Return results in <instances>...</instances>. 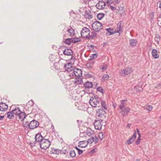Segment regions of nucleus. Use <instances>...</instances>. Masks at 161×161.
I'll return each mask as SVG.
<instances>
[{
    "label": "nucleus",
    "instance_id": "obj_1",
    "mask_svg": "<svg viewBox=\"0 0 161 161\" xmlns=\"http://www.w3.org/2000/svg\"><path fill=\"white\" fill-rule=\"evenodd\" d=\"M101 100L97 96H92L89 101V103L93 107H98L100 105Z\"/></svg>",
    "mask_w": 161,
    "mask_h": 161
},
{
    "label": "nucleus",
    "instance_id": "obj_2",
    "mask_svg": "<svg viewBox=\"0 0 161 161\" xmlns=\"http://www.w3.org/2000/svg\"><path fill=\"white\" fill-rule=\"evenodd\" d=\"M73 72L71 74L69 75L70 76V78H73L74 76H75L77 77H80L82 76V71L81 69L78 68H75L73 70Z\"/></svg>",
    "mask_w": 161,
    "mask_h": 161
},
{
    "label": "nucleus",
    "instance_id": "obj_3",
    "mask_svg": "<svg viewBox=\"0 0 161 161\" xmlns=\"http://www.w3.org/2000/svg\"><path fill=\"white\" fill-rule=\"evenodd\" d=\"M40 144L41 148L46 150L49 147L51 144V142L48 139L44 138L41 141Z\"/></svg>",
    "mask_w": 161,
    "mask_h": 161
},
{
    "label": "nucleus",
    "instance_id": "obj_4",
    "mask_svg": "<svg viewBox=\"0 0 161 161\" xmlns=\"http://www.w3.org/2000/svg\"><path fill=\"white\" fill-rule=\"evenodd\" d=\"M133 71V69L131 67H127L124 69L121 70L119 73L120 75L125 76L131 74Z\"/></svg>",
    "mask_w": 161,
    "mask_h": 161
},
{
    "label": "nucleus",
    "instance_id": "obj_5",
    "mask_svg": "<svg viewBox=\"0 0 161 161\" xmlns=\"http://www.w3.org/2000/svg\"><path fill=\"white\" fill-rule=\"evenodd\" d=\"M106 112L103 108L98 109L97 111L96 116L98 119H105L106 116L105 114Z\"/></svg>",
    "mask_w": 161,
    "mask_h": 161
},
{
    "label": "nucleus",
    "instance_id": "obj_6",
    "mask_svg": "<svg viewBox=\"0 0 161 161\" xmlns=\"http://www.w3.org/2000/svg\"><path fill=\"white\" fill-rule=\"evenodd\" d=\"M90 33V31L89 28L84 27L82 28L81 31V36L83 38H86L88 39Z\"/></svg>",
    "mask_w": 161,
    "mask_h": 161
},
{
    "label": "nucleus",
    "instance_id": "obj_7",
    "mask_svg": "<svg viewBox=\"0 0 161 161\" xmlns=\"http://www.w3.org/2000/svg\"><path fill=\"white\" fill-rule=\"evenodd\" d=\"M92 28L95 31H99L102 29V24L98 21H95L92 24Z\"/></svg>",
    "mask_w": 161,
    "mask_h": 161
},
{
    "label": "nucleus",
    "instance_id": "obj_8",
    "mask_svg": "<svg viewBox=\"0 0 161 161\" xmlns=\"http://www.w3.org/2000/svg\"><path fill=\"white\" fill-rule=\"evenodd\" d=\"M103 119L95 120L94 123L95 128L97 130H100L101 129L103 125L102 122Z\"/></svg>",
    "mask_w": 161,
    "mask_h": 161
},
{
    "label": "nucleus",
    "instance_id": "obj_9",
    "mask_svg": "<svg viewBox=\"0 0 161 161\" xmlns=\"http://www.w3.org/2000/svg\"><path fill=\"white\" fill-rule=\"evenodd\" d=\"M39 124V123L37 121L33 120L28 124L27 125L28 126L29 129H33L37 127Z\"/></svg>",
    "mask_w": 161,
    "mask_h": 161
},
{
    "label": "nucleus",
    "instance_id": "obj_10",
    "mask_svg": "<svg viewBox=\"0 0 161 161\" xmlns=\"http://www.w3.org/2000/svg\"><path fill=\"white\" fill-rule=\"evenodd\" d=\"M64 66L65 70L68 72H72L74 69L71 63H67L66 64H64Z\"/></svg>",
    "mask_w": 161,
    "mask_h": 161
},
{
    "label": "nucleus",
    "instance_id": "obj_11",
    "mask_svg": "<svg viewBox=\"0 0 161 161\" xmlns=\"http://www.w3.org/2000/svg\"><path fill=\"white\" fill-rule=\"evenodd\" d=\"M130 110V108L127 107L125 108L121 109L120 113L122 115L123 117H125L127 115L128 113Z\"/></svg>",
    "mask_w": 161,
    "mask_h": 161
},
{
    "label": "nucleus",
    "instance_id": "obj_12",
    "mask_svg": "<svg viewBox=\"0 0 161 161\" xmlns=\"http://www.w3.org/2000/svg\"><path fill=\"white\" fill-rule=\"evenodd\" d=\"M136 134L135 131L134 133L130 139H128L125 142V143L127 145H130L134 141L136 137Z\"/></svg>",
    "mask_w": 161,
    "mask_h": 161
},
{
    "label": "nucleus",
    "instance_id": "obj_13",
    "mask_svg": "<svg viewBox=\"0 0 161 161\" xmlns=\"http://www.w3.org/2000/svg\"><path fill=\"white\" fill-rule=\"evenodd\" d=\"M105 5V3L103 1H101L98 2V3L96 5V6L97 9H102L104 8Z\"/></svg>",
    "mask_w": 161,
    "mask_h": 161
},
{
    "label": "nucleus",
    "instance_id": "obj_14",
    "mask_svg": "<svg viewBox=\"0 0 161 161\" xmlns=\"http://www.w3.org/2000/svg\"><path fill=\"white\" fill-rule=\"evenodd\" d=\"M8 108V105L5 103L3 102H1L0 103V111H5L7 110Z\"/></svg>",
    "mask_w": 161,
    "mask_h": 161
},
{
    "label": "nucleus",
    "instance_id": "obj_15",
    "mask_svg": "<svg viewBox=\"0 0 161 161\" xmlns=\"http://www.w3.org/2000/svg\"><path fill=\"white\" fill-rule=\"evenodd\" d=\"M35 138L36 141L38 142H40V144L41 143V141H42V140L44 139L40 133H38L36 135Z\"/></svg>",
    "mask_w": 161,
    "mask_h": 161
},
{
    "label": "nucleus",
    "instance_id": "obj_16",
    "mask_svg": "<svg viewBox=\"0 0 161 161\" xmlns=\"http://www.w3.org/2000/svg\"><path fill=\"white\" fill-rule=\"evenodd\" d=\"M88 144V142L86 141H83L79 142L78 147L80 148H85Z\"/></svg>",
    "mask_w": 161,
    "mask_h": 161
},
{
    "label": "nucleus",
    "instance_id": "obj_17",
    "mask_svg": "<svg viewBox=\"0 0 161 161\" xmlns=\"http://www.w3.org/2000/svg\"><path fill=\"white\" fill-rule=\"evenodd\" d=\"M63 53L67 56L72 55L73 54L72 50L69 48H66L63 51Z\"/></svg>",
    "mask_w": 161,
    "mask_h": 161
},
{
    "label": "nucleus",
    "instance_id": "obj_18",
    "mask_svg": "<svg viewBox=\"0 0 161 161\" xmlns=\"http://www.w3.org/2000/svg\"><path fill=\"white\" fill-rule=\"evenodd\" d=\"M17 116H18L19 119L22 121L25 118L27 115L25 112H22L21 111L20 114H19Z\"/></svg>",
    "mask_w": 161,
    "mask_h": 161
},
{
    "label": "nucleus",
    "instance_id": "obj_19",
    "mask_svg": "<svg viewBox=\"0 0 161 161\" xmlns=\"http://www.w3.org/2000/svg\"><path fill=\"white\" fill-rule=\"evenodd\" d=\"M84 86L86 88H90L92 87L93 84L92 82L87 81L84 83Z\"/></svg>",
    "mask_w": 161,
    "mask_h": 161
},
{
    "label": "nucleus",
    "instance_id": "obj_20",
    "mask_svg": "<svg viewBox=\"0 0 161 161\" xmlns=\"http://www.w3.org/2000/svg\"><path fill=\"white\" fill-rule=\"evenodd\" d=\"M152 54L153 57L155 58H157L159 57V55L157 53V51L155 49H153L152 50Z\"/></svg>",
    "mask_w": 161,
    "mask_h": 161
},
{
    "label": "nucleus",
    "instance_id": "obj_21",
    "mask_svg": "<svg viewBox=\"0 0 161 161\" xmlns=\"http://www.w3.org/2000/svg\"><path fill=\"white\" fill-rule=\"evenodd\" d=\"M76 80L74 81V83L76 85H80L83 83L82 79L80 77L75 78Z\"/></svg>",
    "mask_w": 161,
    "mask_h": 161
},
{
    "label": "nucleus",
    "instance_id": "obj_22",
    "mask_svg": "<svg viewBox=\"0 0 161 161\" xmlns=\"http://www.w3.org/2000/svg\"><path fill=\"white\" fill-rule=\"evenodd\" d=\"M106 30L107 31L108 33L107 34H109V35H113L116 33V31H113L114 30L113 28H108L106 29Z\"/></svg>",
    "mask_w": 161,
    "mask_h": 161
},
{
    "label": "nucleus",
    "instance_id": "obj_23",
    "mask_svg": "<svg viewBox=\"0 0 161 161\" xmlns=\"http://www.w3.org/2000/svg\"><path fill=\"white\" fill-rule=\"evenodd\" d=\"M126 100H122L120 101V104L119 105V108L120 109H122L123 108H125V102H126Z\"/></svg>",
    "mask_w": 161,
    "mask_h": 161
},
{
    "label": "nucleus",
    "instance_id": "obj_24",
    "mask_svg": "<svg viewBox=\"0 0 161 161\" xmlns=\"http://www.w3.org/2000/svg\"><path fill=\"white\" fill-rule=\"evenodd\" d=\"M12 111L14 114L16 116H17L21 111L19 108H15Z\"/></svg>",
    "mask_w": 161,
    "mask_h": 161
},
{
    "label": "nucleus",
    "instance_id": "obj_25",
    "mask_svg": "<svg viewBox=\"0 0 161 161\" xmlns=\"http://www.w3.org/2000/svg\"><path fill=\"white\" fill-rule=\"evenodd\" d=\"M137 41L135 39H130V45L132 47H134L136 45Z\"/></svg>",
    "mask_w": 161,
    "mask_h": 161
},
{
    "label": "nucleus",
    "instance_id": "obj_26",
    "mask_svg": "<svg viewBox=\"0 0 161 161\" xmlns=\"http://www.w3.org/2000/svg\"><path fill=\"white\" fill-rule=\"evenodd\" d=\"M84 16L86 18L89 19H92V18L90 12H86L85 13Z\"/></svg>",
    "mask_w": 161,
    "mask_h": 161
},
{
    "label": "nucleus",
    "instance_id": "obj_27",
    "mask_svg": "<svg viewBox=\"0 0 161 161\" xmlns=\"http://www.w3.org/2000/svg\"><path fill=\"white\" fill-rule=\"evenodd\" d=\"M121 21L119 22L117 24V31H116V33L119 32L120 31H122L121 25Z\"/></svg>",
    "mask_w": 161,
    "mask_h": 161
},
{
    "label": "nucleus",
    "instance_id": "obj_28",
    "mask_svg": "<svg viewBox=\"0 0 161 161\" xmlns=\"http://www.w3.org/2000/svg\"><path fill=\"white\" fill-rule=\"evenodd\" d=\"M68 32L70 34V36H73L75 35L74 30L71 27L69 29L67 30Z\"/></svg>",
    "mask_w": 161,
    "mask_h": 161
},
{
    "label": "nucleus",
    "instance_id": "obj_29",
    "mask_svg": "<svg viewBox=\"0 0 161 161\" xmlns=\"http://www.w3.org/2000/svg\"><path fill=\"white\" fill-rule=\"evenodd\" d=\"M49 154H50V155H49V156L52 158H55V157H57V156H55L54 154H59V152H50Z\"/></svg>",
    "mask_w": 161,
    "mask_h": 161
},
{
    "label": "nucleus",
    "instance_id": "obj_30",
    "mask_svg": "<svg viewBox=\"0 0 161 161\" xmlns=\"http://www.w3.org/2000/svg\"><path fill=\"white\" fill-rule=\"evenodd\" d=\"M97 36V34L95 32H92L90 33V35L88 39H93Z\"/></svg>",
    "mask_w": 161,
    "mask_h": 161
},
{
    "label": "nucleus",
    "instance_id": "obj_31",
    "mask_svg": "<svg viewBox=\"0 0 161 161\" xmlns=\"http://www.w3.org/2000/svg\"><path fill=\"white\" fill-rule=\"evenodd\" d=\"M14 114L12 111L10 112L7 113V117L9 119H12L14 117Z\"/></svg>",
    "mask_w": 161,
    "mask_h": 161
},
{
    "label": "nucleus",
    "instance_id": "obj_32",
    "mask_svg": "<svg viewBox=\"0 0 161 161\" xmlns=\"http://www.w3.org/2000/svg\"><path fill=\"white\" fill-rule=\"evenodd\" d=\"M72 42L76 43L80 41V39L78 38H71Z\"/></svg>",
    "mask_w": 161,
    "mask_h": 161
},
{
    "label": "nucleus",
    "instance_id": "obj_33",
    "mask_svg": "<svg viewBox=\"0 0 161 161\" xmlns=\"http://www.w3.org/2000/svg\"><path fill=\"white\" fill-rule=\"evenodd\" d=\"M108 66L107 64H104L99 66L100 69L102 70V72L106 70L108 68Z\"/></svg>",
    "mask_w": 161,
    "mask_h": 161
},
{
    "label": "nucleus",
    "instance_id": "obj_34",
    "mask_svg": "<svg viewBox=\"0 0 161 161\" xmlns=\"http://www.w3.org/2000/svg\"><path fill=\"white\" fill-rule=\"evenodd\" d=\"M144 108L149 111H150L152 110L153 107L151 106L146 105L144 107Z\"/></svg>",
    "mask_w": 161,
    "mask_h": 161
},
{
    "label": "nucleus",
    "instance_id": "obj_35",
    "mask_svg": "<svg viewBox=\"0 0 161 161\" xmlns=\"http://www.w3.org/2000/svg\"><path fill=\"white\" fill-rule=\"evenodd\" d=\"M104 16V14L102 13H99L97 15V17L98 20H101Z\"/></svg>",
    "mask_w": 161,
    "mask_h": 161
},
{
    "label": "nucleus",
    "instance_id": "obj_36",
    "mask_svg": "<svg viewBox=\"0 0 161 161\" xmlns=\"http://www.w3.org/2000/svg\"><path fill=\"white\" fill-rule=\"evenodd\" d=\"M109 77V76L108 75H104L103 76L102 78V80L103 81H105L107 80Z\"/></svg>",
    "mask_w": 161,
    "mask_h": 161
},
{
    "label": "nucleus",
    "instance_id": "obj_37",
    "mask_svg": "<svg viewBox=\"0 0 161 161\" xmlns=\"http://www.w3.org/2000/svg\"><path fill=\"white\" fill-rule=\"evenodd\" d=\"M93 132L91 129H87L86 131V134L89 136H90L92 134Z\"/></svg>",
    "mask_w": 161,
    "mask_h": 161
},
{
    "label": "nucleus",
    "instance_id": "obj_38",
    "mask_svg": "<svg viewBox=\"0 0 161 161\" xmlns=\"http://www.w3.org/2000/svg\"><path fill=\"white\" fill-rule=\"evenodd\" d=\"M64 42L65 43L68 44V45H70L72 42L71 38H67L64 41Z\"/></svg>",
    "mask_w": 161,
    "mask_h": 161
},
{
    "label": "nucleus",
    "instance_id": "obj_39",
    "mask_svg": "<svg viewBox=\"0 0 161 161\" xmlns=\"http://www.w3.org/2000/svg\"><path fill=\"white\" fill-rule=\"evenodd\" d=\"M101 104L102 107L104 108H103L104 109V110H106L107 109V108L106 107V105L105 102L101 100V101L100 102V104Z\"/></svg>",
    "mask_w": 161,
    "mask_h": 161
},
{
    "label": "nucleus",
    "instance_id": "obj_40",
    "mask_svg": "<svg viewBox=\"0 0 161 161\" xmlns=\"http://www.w3.org/2000/svg\"><path fill=\"white\" fill-rule=\"evenodd\" d=\"M92 139H93V143L96 144L97 143L98 141V138L96 136H94L92 137Z\"/></svg>",
    "mask_w": 161,
    "mask_h": 161
},
{
    "label": "nucleus",
    "instance_id": "obj_41",
    "mask_svg": "<svg viewBox=\"0 0 161 161\" xmlns=\"http://www.w3.org/2000/svg\"><path fill=\"white\" fill-rule=\"evenodd\" d=\"M98 136L101 141L103 139V138L104 137V136L103 133L102 132H101L99 133Z\"/></svg>",
    "mask_w": 161,
    "mask_h": 161
},
{
    "label": "nucleus",
    "instance_id": "obj_42",
    "mask_svg": "<svg viewBox=\"0 0 161 161\" xmlns=\"http://www.w3.org/2000/svg\"><path fill=\"white\" fill-rule=\"evenodd\" d=\"M97 55L96 54H92L90 56L91 58L89 60H92L93 59L97 57Z\"/></svg>",
    "mask_w": 161,
    "mask_h": 161
},
{
    "label": "nucleus",
    "instance_id": "obj_43",
    "mask_svg": "<svg viewBox=\"0 0 161 161\" xmlns=\"http://www.w3.org/2000/svg\"><path fill=\"white\" fill-rule=\"evenodd\" d=\"M69 153L70 156L72 158L74 157L76 155L75 152H69Z\"/></svg>",
    "mask_w": 161,
    "mask_h": 161
},
{
    "label": "nucleus",
    "instance_id": "obj_44",
    "mask_svg": "<svg viewBox=\"0 0 161 161\" xmlns=\"http://www.w3.org/2000/svg\"><path fill=\"white\" fill-rule=\"evenodd\" d=\"M141 137V136H138V137L136 140V141L135 142V143L136 144V145H138L140 142L141 139L140 138Z\"/></svg>",
    "mask_w": 161,
    "mask_h": 161
},
{
    "label": "nucleus",
    "instance_id": "obj_45",
    "mask_svg": "<svg viewBox=\"0 0 161 161\" xmlns=\"http://www.w3.org/2000/svg\"><path fill=\"white\" fill-rule=\"evenodd\" d=\"M97 90L101 93H103V89L102 87H98L97 88Z\"/></svg>",
    "mask_w": 161,
    "mask_h": 161
},
{
    "label": "nucleus",
    "instance_id": "obj_46",
    "mask_svg": "<svg viewBox=\"0 0 161 161\" xmlns=\"http://www.w3.org/2000/svg\"><path fill=\"white\" fill-rule=\"evenodd\" d=\"M86 142H88V143H90L91 144H92V143H93V139H92V137H91Z\"/></svg>",
    "mask_w": 161,
    "mask_h": 161
},
{
    "label": "nucleus",
    "instance_id": "obj_47",
    "mask_svg": "<svg viewBox=\"0 0 161 161\" xmlns=\"http://www.w3.org/2000/svg\"><path fill=\"white\" fill-rule=\"evenodd\" d=\"M155 42H156L157 44H159V41H160V39L155 38L154 39Z\"/></svg>",
    "mask_w": 161,
    "mask_h": 161
},
{
    "label": "nucleus",
    "instance_id": "obj_48",
    "mask_svg": "<svg viewBox=\"0 0 161 161\" xmlns=\"http://www.w3.org/2000/svg\"><path fill=\"white\" fill-rule=\"evenodd\" d=\"M86 76L87 78H90L92 77V75L88 73L86 75Z\"/></svg>",
    "mask_w": 161,
    "mask_h": 161
},
{
    "label": "nucleus",
    "instance_id": "obj_49",
    "mask_svg": "<svg viewBox=\"0 0 161 161\" xmlns=\"http://www.w3.org/2000/svg\"><path fill=\"white\" fill-rule=\"evenodd\" d=\"M59 153L67 155V154H68V152H59Z\"/></svg>",
    "mask_w": 161,
    "mask_h": 161
},
{
    "label": "nucleus",
    "instance_id": "obj_50",
    "mask_svg": "<svg viewBox=\"0 0 161 161\" xmlns=\"http://www.w3.org/2000/svg\"><path fill=\"white\" fill-rule=\"evenodd\" d=\"M110 8L113 11H114L116 9V8L113 6H110Z\"/></svg>",
    "mask_w": 161,
    "mask_h": 161
},
{
    "label": "nucleus",
    "instance_id": "obj_51",
    "mask_svg": "<svg viewBox=\"0 0 161 161\" xmlns=\"http://www.w3.org/2000/svg\"><path fill=\"white\" fill-rule=\"evenodd\" d=\"M119 8V10H122V11H124V12H125L124 10V8L122 6L120 7Z\"/></svg>",
    "mask_w": 161,
    "mask_h": 161
},
{
    "label": "nucleus",
    "instance_id": "obj_52",
    "mask_svg": "<svg viewBox=\"0 0 161 161\" xmlns=\"http://www.w3.org/2000/svg\"><path fill=\"white\" fill-rule=\"evenodd\" d=\"M121 0H114V2L116 4H118L120 3Z\"/></svg>",
    "mask_w": 161,
    "mask_h": 161
},
{
    "label": "nucleus",
    "instance_id": "obj_53",
    "mask_svg": "<svg viewBox=\"0 0 161 161\" xmlns=\"http://www.w3.org/2000/svg\"><path fill=\"white\" fill-rule=\"evenodd\" d=\"M35 143L34 142H31L30 143V146L32 147L35 146Z\"/></svg>",
    "mask_w": 161,
    "mask_h": 161
},
{
    "label": "nucleus",
    "instance_id": "obj_54",
    "mask_svg": "<svg viewBox=\"0 0 161 161\" xmlns=\"http://www.w3.org/2000/svg\"><path fill=\"white\" fill-rule=\"evenodd\" d=\"M84 135L85 134L84 132L81 133L80 134V136L81 137H83Z\"/></svg>",
    "mask_w": 161,
    "mask_h": 161
},
{
    "label": "nucleus",
    "instance_id": "obj_55",
    "mask_svg": "<svg viewBox=\"0 0 161 161\" xmlns=\"http://www.w3.org/2000/svg\"><path fill=\"white\" fill-rule=\"evenodd\" d=\"M161 86L160 83L158 84L155 87V88H159Z\"/></svg>",
    "mask_w": 161,
    "mask_h": 161
},
{
    "label": "nucleus",
    "instance_id": "obj_56",
    "mask_svg": "<svg viewBox=\"0 0 161 161\" xmlns=\"http://www.w3.org/2000/svg\"><path fill=\"white\" fill-rule=\"evenodd\" d=\"M136 130H137V132L138 134L139 135V136H141V134L140 133V131H139L138 129H137V128H136Z\"/></svg>",
    "mask_w": 161,
    "mask_h": 161
},
{
    "label": "nucleus",
    "instance_id": "obj_57",
    "mask_svg": "<svg viewBox=\"0 0 161 161\" xmlns=\"http://www.w3.org/2000/svg\"><path fill=\"white\" fill-rule=\"evenodd\" d=\"M155 38L160 39V36L159 35H157L155 37Z\"/></svg>",
    "mask_w": 161,
    "mask_h": 161
},
{
    "label": "nucleus",
    "instance_id": "obj_58",
    "mask_svg": "<svg viewBox=\"0 0 161 161\" xmlns=\"http://www.w3.org/2000/svg\"><path fill=\"white\" fill-rule=\"evenodd\" d=\"M161 18V15H159V16L157 18V20L158 21H160V19Z\"/></svg>",
    "mask_w": 161,
    "mask_h": 161
},
{
    "label": "nucleus",
    "instance_id": "obj_59",
    "mask_svg": "<svg viewBox=\"0 0 161 161\" xmlns=\"http://www.w3.org/2000/svg\"><path fill=\"white\" fill-rule=\"evenodd\" d=\"M75 148L78 150V151H83L82 150L78 148L77 147H75Z\"/></svg>",
    "mask_w": 161,
    "mask_h": 161
},
{
    "label": "nucleus",
    "instance_id": "obj_60",
    "mask_svg": "<svg viewBox=\"0 0 161 161\" xmlns=\"http://www.w3.org/2000/svg\"><path fill=\"white\" fill-rule=\"evenodd\" d=\"M96 152H89L87 154H91V153H95Z\"/></svg>",
    "mask_w": 161,
    "mask_h": 161
},
{
    "label": "nucleus",
    "instance_id": "obj_61",
    "mask_svg": "<svg viewBox=\"0 0 161 161\" xmlns=\"http://www.w3.org/2000/svg\"><path fill=\"white\" fill-rule=\"evenodd\" d=\"M4 117V116H0V120H1L3 119V118Z\"/></svg>",
    "mask_w": 161,
    "mask_h": 161
},
{
    "label": "nucleus",
    "instance_id": "obj_62",
    "mask_svg": "<svg viewBox=\"0 0 161 161\" xmlns=\"http://www.w3.org/2000/svg\"><path fill=\"white\" fill-rule=\"evenodd\" d=\"M131 126V124H128L127 125V127L129 128H130Z\"/></svg>",
    "mask_w": 161,
    "mask_h": 161
},
{
    "label": "nucleus",
    "instance_id": "obj_63",
    "mask_svg": "<svg viewBox=\"0 0 161 161\" xmlns=\"http://www.w3.org/2000/svg\"><path fill=\"white\" fill-rule=\"evenodd\" d=\"M79 155H80L83 153V152H78Z\"/></svg>",
    "mask_w": 161,
    "mask_h": 161
},
{
    "label": "nucleus",
    "instance_id": "obj_64",
    "mask_svg": "<svg viewBox=\"0 0 161 161\" xmlns=\"http://www.w3.org/2000/svg\"><path fill=\"white\" fill-rule=\"evenodd\" d=\"M159 7V8H160V9L161 10V2L160 3Z\"/></svg>",
    "mask_w": 161,
    "mask_h": 161
}]
</instances>
